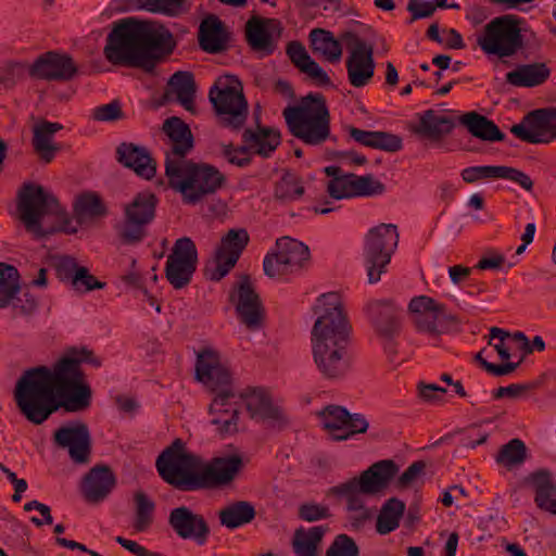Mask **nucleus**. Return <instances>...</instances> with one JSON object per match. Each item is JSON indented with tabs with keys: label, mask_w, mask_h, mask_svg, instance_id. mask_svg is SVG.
<instances>
[{
	"label": "nucleus",
	"mask_w": 556,
	"mask_h": 556,
	"mask_svg": "<svg viewBox=\"0 0 556 556\" xmlns=\"http://www.w3.org/2000/svg\"><path fill=\"white\" fill-rule=\"evenodd\" d=\"M328 527L317 526L308 530L299 528L292 539L293 552L296 556H319L318 545L321 542Z\"/></svg>",
	"instance_id": "39"
},
{
	"label": "nucleus",
	"mask_w": 556,
	"mask_h": 556,
	"mask_svg": "<svg viewBox=\"0 0 556 556\" xmlns=\"http://www.w3.org/2000/svg\"><path fill=\"white\" fill-rule=\"evenodd\" d=\"M309 41L314 53H319L330 63L340 61L342 47L331 31L323 28H314L309 33Z\"/></svg>",
	"instance_id": "40"
},
{
	"label": "nucleus",
	"mask_w": 556,
	"mask_h": 556,
	"mask_svg": "<svg viewBox=\"0 0 556 556\" xmlns=\"http://www.w3.org/2000/svg\"><path fill=\"white\" fill-rule=\"evenodd\" d=\"M551 76V68L544 62L522 64L506 74V83L515 87L532 88L543 85Z\"/></svg>",
	"instance_id": "35"
},
{
	"label": "nucleus",
	"mask_w": 556,
	"mask_h": 556,
	"mask_svg": "<svg viewBox=\"0 0 556 556\" xmlns=\"http://www.w3.org/2000/svg\"><path fill=\"white\" fill-rule=\"evenodd\" d=\"M243 141H252L254 154L262 157H269L281 142L279 130L258 125L255 130L247 128L242 134Z\"/></svg>",
	"instance_id": "38"
},
{
	"label": "nucleus",
	"mask_w": 556,
	"mask_h": 556,
	"mask_svg": "<svg viewBox=\"0 0 556 556\" xmlns=\"http://www.w3.org/2000/svg\"><path fill=\"white\" fill-rule=\"evenodd\" d=\"M90 117L97 122L113 123L125 118L119 101L114 100L110 103L96 106L91 111Z\"/></svg>",
	"instance_id": "51"
},
{
	"label": "nucleus",
	"mask_w": 556,
	"mask_h": 556,
	"mask_svg": "<svg viewBox=\"0 0 556 556\" xmlns=\"http://www.w3.org/2000/svg\"><path fill=\"white\" fill-rule=\"evenodd\" d=\"M199 45L207 53H220L228 48L229 33L216 15L206 16L200 24Z\"/></svg>",
	"instance_id": "31"
},
{
	"label": "nucleus",
	"mask_w": 556,
	"mask_h": 556,
	"mask_svg": "<svg viewBox=\"0 0 556 556\" xmlns=\"http://www.w3.org/2000/svg\"><path fill=\"white\" fill-rule=\"evenodd\" d=\"M165 175L169 187L180 192L182 202L189 205L200 203L226 184L225 175L214 165L188 159L166 164Z\"/></svg>",
	"instance_id": "8"
},
{
	"label": "nucleus",
	"mask_w": 556,
	"mask_h": 556,
	"mask_svg": "<svg viewBox=\"0 0 556 556\" xmlns=\"http://www.w3.org/2000/svg\"><path fill=\"white\" fill-rule=\"evenodd\" d=\"M162 130L170 140V148L165 152V165L186 160L194 147L190 127L181 118L172 116L164 121Z\"/></svg>",
	"instance_id": "24"
},
{
	"label": "nucleus",
	"mask_w": 556,
	"mask_h": 556,
	"mask_svg": "<svg viewBox=\"0 0 556 556\" xmlns=\"http://www.w3.org/2000/svg\"><path fill=\"white\" fill-rule=\"evenodd\" d=\"M116 161L148 180L156 173V162L149 150L132 142H122L117 146Z\"/></svg>",
	"instance_id": "28"
},
{
	"label": "nucleus",
	"mask_w": 556,
	"mask_h": 556,
	"mask_svg": "<svg viewBox=\"0 0 556 556\" xmlns=\"http://www.w3.org/2000/svg\"><path fill=\"white\" fill-rule=\"evenodd\" d=\"M115 484L112 469L106 465H96L83 478L80 491L86 502L97 504L109 496Z\"/></svg>",
	"instance_id": "27"
},
{
	"label": "nucleus",
	"mask_w": 556,
	"mask_h": 556,
	"mask_svg": "<svg viewBox=\"0 0 556 556\" xmlns=\"http://www.w3.org/2000/svg\"><path fill=\"white\" fill-rule=\"evenodd\" d=\"M157 198L144 191L138 193L124 208V220L116 227L121 241L125 244H137L147 236V226L155 217Z\"/></svg>",
	"instance_id": "13"
},
{
	"label": "nucleus",
	"mask_w": 556,
	"mask_h": 556,
	"mask_svg": "<svg viewBox=\"0 0 556 556\" xmlns=\"http://www.w3.org/2000/svg\"><path fill=\"white\" fill-rule=\"evenodd\" d=\"M195 378L215 394L210 405L211 414H218L212 419L222 435L235 434L238 432L239 410L229 412L225 408L230 400L237 396L232 388V379L229 370L222 365L219 353L205 348L198 352L195 363Z\"/></svg>",
	"instance_id": "6"
},
{
	"label": "nucleus",
	"mask_w": 556,
	"mask_h": 556,
	"mask_svg": "<svg viewBox=\"0 0 556 556\" xmlns=\"http://www.w3.org/2000/svg\"><path fill=\"white\" fill-rule=\"evenodd\" d=\"M342 39L353 47L346 59L349 83L355 88L367 86L375 74L374 47L353 31H345Z\"/></svg>",
	"instance_id": "16"
},
{
	"label": "nucleus",
	"mask_w": 556,
	"mask_h": 556,
	"mask_svg": "<svg viewBox=\"0 0 556 556\" xmlns=\"http://www.w3.org/2000/svg\"><path fill=\"white\" fill-rule=\"evenodd\" d=\"M282 114L289 131L306 144L319 146L330 137V114L320 93H308Z\"/></svg>",
	"instance_id": "9"
},
{
	"label": "nucleus",
	"mask_w": 556,
	"mask_h": 556,
	"mask_svg": "<svg viewBox=\"0 0 556 556\" xmlns=\"http://www.w3.org/2000/svg\"><path fill=\"white\" fill-rule=\"evenodd\" d=\"M358 554L357 544L348 534L337 535L326 552V556H358Z\"/></svg>",
	"instance_id": "52"
},
{
	"label": "nucleus",
	"mask_w": 556,
	"mask_h": 556,
	"mask_svg": "<svg viewBox=\"0 0 556 556\" xmlns=\"http://www.w3.org/2000/svg\"><path fill=\"white\" fill-rule=\"evenodd\" d=\"M318 303L315 313L319 316L311 332L313 361L323 378L341 380L351 369V326L338 293L323 294Z\"/></svg>",
	"instance_id": "4"
},
{
	"label": "nucleus",
	"mask_w": 556,
	"mask_h": 556,
	"mask_svg": "<svg viewBox=\"0 0 556 556\" xmlns=\"http://www.w3.org/2000/svg\"><path fill=\"white\" fill-rule=\"evenodd\" d=\"M249 242L250 235L245 228L229 229L215 251V267L210 273V279H223L236 266Z\"/></svg>",
	"instance_id": "20"
},
{
	"label": "nucleus",
	"mask_w": 556,
	"mask_h": 556,
	"mask_svg": "<svg viewBox=\"0 0 556 556\" xmlns=\"http://www.w3.org/2000/svg\"><path fill=\"white\" fill-rule=\"evenodd\" d=\"M176 47L173 33L164 24L125 17L113 23L103 55L114 66L152 72Z\"/></svg>",
	"instance_id": "2"
},
{
	"label": "nucleus",
	"mask_w": 556,
	"mask_h": 556,
	"mask_svg": "<svg viewBox=\"0 0 556 556\" xmlns=\"http://www.w3.org/2000/svg\"><path fill=\"white\" fill-rule=\"evenodd\" d=\"M522 18L505 14L491 20L477 38V43L488 55L511 58L525 48L521 34Z\"/></svg>",
	"instance_id": "11"
},
{
	"label": "nucleus",
	"mask_w": 556,
	"mask_h": 556,
	"mask_svg": "<svg viewBox=\"0 0 556 556\" xmlns=\"http://www.w3.org/2000/svg\"><path fill=\"white\" fill-rule=\"evenodd\" d=\"M74 213L79 223L86 218H97L106 215L108 210L101 197L96 192H85L76 198Z\"/></svg>",
	"instance_id": "44"
},
{
	"label": "nucleus",
	"mask_w": 556,
	"mask_h": 556,
	"mask_svg": "<svg viewBox=\"0 0 556 556\" xmlns=\"http://www.w3.org/2000/svg\"><path fill=\"white\" fill-rule=\"evenodd\" d=\"M136 503V518L134 522V528L138 532H143L149 529L153 521V511L155 505L149 496L142 492L138 491L134 496Z\"/></svg>",
	"instance_id": "47"
},
{
	"label": "nucleus",
	"mask_w": 556,
	"mask_h": 556,
	"mask_svg": "<svg viewBox=\"0 0 556 556\" xmlns=\"http://www.w3.org/2000/svg\"><path fill=\"white\" fill-rule=\"evenodd\" d=\"M20 291V273L17 268L0 262V309L11 305Z\"/></svg>",
	"instance_id": "43"
},
{
	"label": "nucleus",
	"mask_w": 556,
	"mask_h": 556,
	"mask_svg": "<svg viewBox=\"0 0 556 556\" xmlns=\"http://www.w3.org/2000/svg\"><path fill=\"white\" fill-rule=\"evenodd\" d=\"M168 525L178 538L192 540L199 546L206 544L211 533L205 518L187 506L172 509L168 516Z\"/></svg>",
	"instance_id": "23"
},
{
	"label": "nucleus",
	"mask_w": 556,
	"mask_h": 556,
	"mask_svg": "<svg viewBox=\"0 0 556 556\" xmlns=\"http://www.w3.org/2000/svg\"><path fill=\"white\" fill-rule=\"evenodd\" d=\"M11 304L21 314L28 315L37 308V299L28 290H25L22 295L16 294Z\"/></svg>",
	"instance_id": "64"
},
{
	"label": "nucleus",
	"mask_w": 556,
	"mask_h": 556,
	"mask_svg": "<svg viewBox=\"0 0 556 556\" xmlns=\"http://www.w3.org/2000/svg\"><path fill=\"white\" fill-rule=\"evenodd\" d=\"M191 9L190 0H125L124 11H147L169 17L186 14Z\"/></svg>",
	"instance_id": "34"
},
{
	"label": "nucleus",
	"mask_w": 556,
	"mask_h": 556,
	"mask_svg": "<svg viewBox=\"0 0 556 556\" xmlns=\"http://www.w3.org/2000/svg\"><path fill=\"white\" fill-rule=\"evenodd\" d=\"M355 174H344L328 181L327 191L333 199L355 198Z\"/></svg>",
	"instance_id": "48"
},
{
	"label": "nucleus",
	"mask_w": 556,
	"mask_h": 556,
	"mask_svg": "<svg viewBox=\"0 0 556 556\" xmlns=\"http://www.w3.org/2000/svg\"><path fill=\"white\" fill-rule=\"evenodd\" d=\"M78 72L73 58L67 53L48 51L40 54L28 66V74L31 78L47 81H68Z\"/></svg>",
	"instance_id": "21"
},
{
	"label": "nucleus",
	"mask_w": 556,
	"mask_h": 556,
	"mask_svg": "<svg viewBox=\"0 0 556 556\" xmlns=\"http://www.w3.org/2000/svg\"><path fill=\"white\" fill-rule=\"evenodd\" d=\"M426 464L422 460L414 462L399 477L397 486L405 489L409 486L416 479L424 472Z\"/></svg>",
	"instance_id": "63"
},
{
	"label": "nucleus",
	"mask_w": 556,
	"mask_h": 556,
	"mask_svg": "<svg viewBox=\"0 0 556 556\" xmlns=\"http://www.w3.org/2000/svg\"><path fill=\"white\" fill-rule=\"evenodd\" d=\"M197 265L198 251L194 242L189 237L179 238L167 256L165 277L174 289H184L191 282Z\"/></svg>",
	"instance_id": "15"
},
{
	"label": "nucleus",
	"mask_w": 556,
	"mask_h": 556,
	"mask_svg": "<svg viewBox=\"0 0 556 556\" xmlns=\"http://www.w3.org/2000/svg\"><path fill=\"white\" fill-rule=\"evenodd\" d=\"M309 260L308 247L290 237L276 241V251L268 253L263 261L266 276L278 278L300 270Z\"/></svg>",
	"instance_id": "14"
},
{
	"label": "nucleus",
	"mask_w": 556,
	"mask_h": 556,
	"mask_svg": "<svg viewBox=\"0 0 556 556\" xmlns=\"http://www.w3.org/2000/svg\"><path fill=\"white\" fill-rule=\"evenodd\" d=\"M498 178L511 180L527 191H531L533 188V181L530 176L515 167L501 165Z\"/></svg>",
	"instance_id": "59"
},
{
	"label": "nucleus",
	"mask_w": 556,
	"mask_h": 556,
	"mask_svg": "<svg viewBox=\"0 0 556 556\" xmlns=\"http://www.w3.org/2000/svg\"><path fill=\"white\" fill-rule=\"evenodd\" d=\"M495 459L508 469L519 466L527 459V446L522 440L511 439L501 446Z\"/></svg>",
	"instance_id": "45"
},
{
	"label": "nucleus",
	"mask_w": 556,
	"mask_h": 556,
	"mask_svg": "<svg viewBox=\"0 0 556 556\" xmlns=\"http://www.w3.org/2000/svg\"><path fill=\"white\" fill-rule=\"evenodd\" d=\"M397 243L399 232L395 225L380 224L368 231L365 237L364 261L369 283L380 280Z\"/></svg>",
	"instance_id": "12"
},
{
	"label": "nucleus",
	"mask_w": 556,
	"mask_h": 556,
	"mask_svg": "<svg viewBox=\"0 0 556 556\" xmlns=\"http://www.w3.org/2000/svg\"><path fill=\"white\" fill-rule=\"evenodd\" d=\"M255 514V508L250 502L237 501L220 509L218 518L222 526L236 529L251 522Z\"/></svg>",
	"instance_id": "41"
},
{
	"label": "nucleus",
	"mask_w": 556,
	"mask_h": 556,
	"mask_svg": "<svg viewBox=\"0 0 556 556\" xmlns=\"http://www.w3.org/2000/svg\"><path fill=\"white\" fill-rule=\"evenodd\" d=\"M16 210L26 231L37 240L56 232L77 231L59 200L40 185L23 184L17 192Z\"/></svg>",
	"instance_id": "5"
},
{
	"label": "nucleus",
	"mask_w": 556,
	"mask_h": 556,
	"mask_svg": "<svg viewBox=\"0 0 556 556\" xmlns=\"http://www.w3.org/2000/svg\"><path fill=\"white\" fill-rule=\"evenodd\" d=\"M458 122L465 126L473 137L483 141H503L506 137L493 121L475 111L460 115Z\"/></svg>",
	"instance_id": "36"
},
{
	"label": "nucleus",
	"mask_w": 556,
	"mask_h": 556,
	"mask_svg": "<svg viewBox=\"0 0 556 556\" xmlns=\"http://www.w3.org/2000/svg\"><path fill=\"white\" fill-rule=\"evenodd\" d=\"M408 312L418 331L425 332L432 338L441 334L439 318L442 314V303L427 295H418L410 300Z\"/></svg>",
	"instance_id": "26"
},
{
	"label": "nucleus",
	"mask_w": 556,
	"mask_h": 556,
	"mask_svg": "<svg viewBox=\"0 0 556 556\" xmlns=\"http://www.w3.org/2000/svg\"><path fill=\"white\" fill-rule=\"evenodd\" d=\"M318 416L321 419L324 428L331 433L334 440L336 434H342L345 430L349 410L340 405H328L318 413Z\"/></svg>",
	"instance_id": "46"
},
{
	"label": "nucleus",
	"mask_w": 556,
	"mask_h": 556,
	"mask_svg": "<svg viewBox=\"0 0 556 556\" xmlns=\"http://www.w3.org/2000/svg\"><path fill=\"white\" fill-rule=\"evenodd\" d=\"M229 301L235 305L241 323L249 329L254 330L262 326L264 307L249 275L240 276L229 294Z\"/></svg>",
	"instance_id": "18"
},
{
	"label": "nucleus",
	"mask_w": 556,
	"mask_h": 556,
	"mask_svg": "<svg viewBox=\"0 0 556 556\" xmlns=\"http://www.w3.org/2000/svg\"><path fill=\"white\" fill-rule=\"evenodd\" d=\"M405 508V503L396 497L387 500L377 517V532L381 535H386L396 530L400 526Z\"/></svg>",
	"instance_id": "42"
},
{
	"label": "nucleus",
	"mask_w": 556,
	"mask_h": 556,
	"mask_svg": "<svg viewBox=\"0 0 556 556\" xmlns=\"http://www.w3.org/2000/svg\"><path fill=\"white\" fill-rule=\"evenodd\" d=\"M534 492V503L541 510L556 515V483L548 469H538L523 479Z\"/></svg>",
	"instance_id": "29"
},
{
	"label": "nucleus",
	"mask_w": 556,
	"mask_h": 556,
	"mask_svg": "<svg viewBox=\"0 0 556 556\" xmlns=\"http://www.w3.org/2000/svg\"><path fill=\"white\" fill-rule=\"evenodd\" d=\"M401 308L390 300H377L367 305V314L376 333L382 339H393L401 329Z\"/></svg>",
	"instance_id": "25"
},
{
	"label": "nucleus",
	"mask_w": 556,
	"mask_h": 556,
	"mask_svg": "<svg viewBox=\"0 0 556 556\" xmlns=\"http://www.w3.org/2000/svg\"><path fill=\"white\" fill-rule=\"evenodd\" d=\"M356 197H374L384 193L386 186L372 175L357 176L354 179Z\"/></svg>",
	"instance_id": "50"
},
{
	"label": "nucleus",
	"mask_w": 556,
	"mask_h": 556,
	"mask_svg": "<svg viewBox=\"0 0 556 556\" xmlns=\"http://www.w3.org/2000/svg\"><path fill=\"white\" fill-rule=\"evenodd\" d=\"M62 129V124L49 121H41L33 128V148L46 164L52 162L60 150V147L53 142V137Z\"/></svg>",
	"instance_id": "33"
},
{
	"label": "nucleus",
	"mask_w": 556,
	"mask_h": 556,
	"mask_svg": "<svg viewBox=\"0 0 556 556\" xmlns=\"http://www.w3.org/2000/svg\"><path fill=\"white\" fill-rule=\"evenodd\" d=\"M26 64L23 62H8L0 67V85L12 88L24 75Z\"/></svg>",
	"instance_id": "56"
},
{
	"label": "nucleus",
	"mask_w": 556,
	"mask_h": 556,
	"mask_svg": "<svg viewBox=\"0 0 556 556\" xmlns=\"http://www.w3.org/2000/svg\"><path fill=\"white\" fill-rule=\"evenodd\" d=\"M510 132L528 143H549L556 140V109H539L525 115Z\"/></svg>",
	"instance_id": "17"
},
{
	"label": "nucleus",
	"mask_w": 556,
	"mask_h": 556,
	"mask_svg": "<svg viewBox=\"0 0 556 556\" xmlns=\"http://www.w3.org/2000/svg\"><path fill=\"white\" fill-rule=\"evenodd\" d=\"M155 466L165 482L191 492L230 483L242 469L243 459L233 454L205 463L200 455L189 452L181 439H176L159 455Z\"/></svg>",
	"instance_id": "3"
},
{
	"label": "nucleus",
	"mask_w": 556,
	"mask_h": 556,
	"mask_svg": "<svg viewBox=\"0 0 556 556\" xmlns=\"http://www.w3.org/2000/svg\"><path fill=\"white\" fill-rule=\"evenodd\" d=\"M369 427L367 419L362 414H350L346 418L345 430L342 434H336V441H343L350 439L357 433H365Z\"/></svg>",
	"instance_id": "57"
},
{
	"label": "nucleus",
	"mask_w": 556,
	"mask_h": 556,
	"mask_svg": "<svg viewBox=\"0 0 556 556\" xmlns=\"http://www.w3.org/2000/svg\"><path fill=\"white\" fill-rule=\"evenodd\" d=\"M402 147V138L397 135L378 131L376 140H374L372 149L383 150L387 152H397Z\"/></svg>",
	"instance_id": "60"
},
{
	"label": "nucleus",
	"mask_w": 556,
	"mask_h": 556,
	"mask_svg": "<svg viewBox=\"0 0 556 556\" xmlns=\"http://www.w3.org/2000/svg\"><path fill=\"white\" fill-rule=\"evenodd\" d=\"M195 91L197 86L193 74L186 71H178L168 79L167 88L163 94V102L175 100L187 111L194 114Z\"/></svg>",
	"instance_id": "30"
},
{
	"label": "nucleus",
	"mask_w": 556,
	"mask_h": 556,
	"mask_svg": "<svg viewBox=\"0 0 556 556\" xmlns=\"http://www.w3.org/2000/svg\"><path fill=\"white\" fill-rule=\"evenodd\" d=\"M298 516L301 520L314 522L331 517L328 506L314 502H306L299 506Z\"/></svg>",
	"instance_id": "55"
},
{
	"label": "nucleus",
	"mask_w": 556,
	"mask_h": 556,
	"mask_svg": "<svg viewBox=\"0 0 556 556\" xmlns=\"http://www.w3.org/2000/svg\"><path fill=\"white\" fill-rule=\"evenodd\" d=\"M83 363L101 366L91 350L71 348L52 369L39 366L21 376L14 400L28 421L41 425L59 408L77 413L90 407L92 391L81 369Z\"/></svg>",
	"instance_id": "1"
},
{
	"label": "nucleus",
	"mask_w": 556,
	"mask_h": 556,
	"mask_svg": "<svg viewBox=\"0 0 556 556\" xmlns=\"http://www.w3.org/2000/svg\"><path fill=\"white\" fill-rule=\"evenodd\" d=\"M287 55L300 71L304 68L313 59L307 53L305 47L300 41H291L286 49Z\"/></svg>",
	"instance_id": "58"
},
{
	"label": "nucleus",
	"mask_w": 556,
	"mask_h": 556,
	"mask_svg": "<svg viewBox=\"0 0 556 556\" xmlns=\"http://www.w3.org/2000/svg\"><path fill=\"white\" fill-rule=\"evenodd\" d=\"M81 268L72 256L62 257L56 264V275L61 281L70 283L73 287V277Z\"/></svg>",
	"instance_id": "61"
},
{
	"label": "nucleus",
	"mask_w": 556,
	"mask_h": 556,
	"mask_svg": "<svg viewBox=\"0 0 556 556\" xmlns=\"http://www.w3.org/2000/svg\"><path fill=\"white\" fill-rule=\"evenodd\" d=\"M397 471L399 467L394 460L382 459L374 463L358 477L330 488L327 494L344 498L346 510L357 513L353 517L352 525L361 526L374 515L372 510L366 507L364 497L383 493Z\"/></svg>",
	"instance_id": "7"
},
{
	"label": "nucleus",
	"mask_w": 556,
	"mask_h": 556,
	"mask_svg": "<svg viewBox=\"0 0 556 556\" xmlns=\"http://www.w3.org/2000/svg\"><path fill=\"white\" fill-rule=\"evenodd\" d=\"M501 165L470 166L462 170L460 175L465 182L473 184L481 179L498 178Z\"/></svg>",
	"instance_id": "53"
},
{
	"label": "nucleus",
	"mask_w": 556,
	"mask_h": 556,
	"mask_svg": "<svg viewBox=\"0 0 556 556\" xmlns=\"http://www.w3.org/2000/svg\"><path fill=\"white\" fill-rule=\"evenodd\" d=\"M245 403V408L252 419L267 424L275 429L288 425V418L282 409L273 403L270 393L262 387H248L238 393Z\"/></svg>",
	"instance_id": "19"
},
{
	"label": "nucleus",
	"mask_w": 556,
	"mask_h": 556,
	"mask_svg": "<svg viewBox=\"0 0 556 556\" xmlns=\"http://www.w3.org/2000/svg\"><path fill=\"white\" fill-rule=\"evenodd\" d=\"M105 282L99 281L90 274L87 267L81 266L73 277V289L78 292H89L96 289H103Z\"/></svg>",
	"instance_id": "54"
},
{
	"label": "nucleus",
	"mask_w": 556,
	"mask_h": 556,
	"mask_svg": "<svg viewBox=\"0 0 556 556\" xmlns=\"http://www.w3.org/2000/svg\"><path fill=\"white\" fill-rule=\"evenodd\" d=\"M304 187L291 177H282L276 185L274 195L277 200L289 202L301 198Z\"/></svg>",
	"instance_id": "49"
},
{
	"label": "nucleus",
	"mask_w": 556,
	"mask_h": 556,
	"mask_svg": "<svg viewBox=\"0 0 556 556\" xmlns=\"http://www.w3.org/2000/svg\"><path fill=\"white\" fill-rule=\"evenodd\" d=\"M407 11L410 13L408 23L412 24L420 18H429L435 12V5L432 2H418L417 0H408Z\"/></svg>",
	"instance_id": "62"
},
{
	"label": "nucleus",
	"mask_w": 556,
	"mask_h": 556,
	"mask_svg": "<svg viewBox=\"0 0 556 556\" xmlns=\"http://www.w3.org/2000/svg\"><path fill=\"white\" fill-rule=\"evenodd\" d=\"M208 99L223 127L232 130L243 127L248 118V102L242 84L236 76H219L210 88Z\"/></svg>",
	"instance_id": "10"
},
{
	"label": "nucleus",
	"mask_w": 556,
	"mask_h": 556,
	"mask_svg": "<svg viewBox=\"0 0 556 556\" xmlns=\"http://www.w3.org/2000/svg\"><path fill=\"white\" fill-rule=\"evenodd\" d=\"M265 25H270L274 28L280 27V22L275 18H260L253 16L245 24V36L248 43L255 51H265L267 54L274 52V45L270 33L266 29Z\"/></svg>",
	"instance_id": "37"
},
{
	"label": "nucleus",
	"mask_w": 556,
	"mask_h": 556,
	"mask_svg": "<svg viewBox=\"0 0 556 556\" xmlns=\"http://www.w3.org/2000/svg\"><path fill=\"white\" fill-rule=\"evenodd\" d=\"M454 128L455 118L430 109L419 115L418 124L413 127V131L430 141H441Z\"/></svg>",
	"instance_id": "32"
},
{
	"label": "nucleus",
	"mask_w": 556,
	"mask_h": 556,
	"mask_svg": "<svg viewBox=\"0 0 556 556\" xmlns=\"http://www.w3.org/2000/svg\"><path fill=\"white\" fill-rule=\"evenodd\" d=\"M54 443L68 451L70 458L77 465L90 462L91 435L88 426L84 422H75L60 427L53 434Z\"/></svg>",
	"instance_id": "22"
}]
</instances>
